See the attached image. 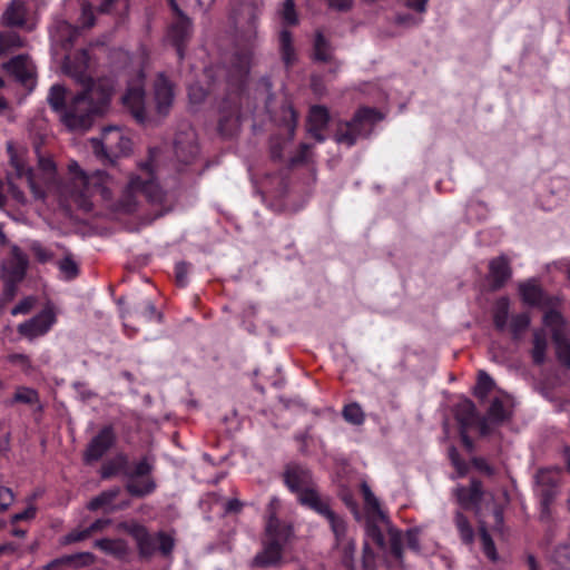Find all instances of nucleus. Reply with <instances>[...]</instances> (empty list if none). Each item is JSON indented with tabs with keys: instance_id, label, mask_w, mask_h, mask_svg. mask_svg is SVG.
Returning <instances> with one entry per match:
<instances>
[{
	"instance_id": "nucleus-1",
	"label": "nucleus",
	"mask_w": 570,
	"mask_h": 570,
	"mask_svg": "<svg viewBox=\"0 0 570 570\" xmlns=\"http://www.w3.org/2000/svg\"><path fill=\"white\" fill-rule=\"evenodd\" d=\"M155 154L150 160L139 167V174L132 175L119 196L114 197V180L105 171L96 170L90 175L82 171L76 161L69 164L70 179L59 186V204L66 212L73 210L94 216H108L114 219L138 213L145 198L156 209L155 217L163 216L169 208L164 206L166 195L156 183L153 171Z\"/></svg>"
},
{
	"instance_id": "nucleus-2",
	"label": "nucleus",
	"mask_w": 570,
	"mask_h": 570,
	"mask_svg": "<svg viewBox=\"0 0 570 570\" xmlns=\"http://www.w3.org/2000/svg\"><path fill=\"white\" fill-rule=\"evenodd\" d=\"M62 70L82 86L67 105L61 121L71 130H86L92 117L102 114L111 99L114 81L110 78L92 80L88 75L89 56L86 50L63 57Z\"/></svg>"
},
{
	"instance_id": "nucleus-3",
	"label": "nucleus",
	"mask_w": 570,
	"mask_h": 570,
	"mask_svg": "<svg viewBox=\"0 0 570 570\" xmlns=\"http://www.w3.org/2000/svg\"><path fill=\"white\" fill-rule=\"evenodd\" d=\"M362 492L365 503L368 509V519L366 525L367 535L379 546L384 547V533L386 532L390 538L392 552L401 556L402 538L397 530L391 524L387 515L382 511L377 498L373 494L366 483L362 484Z\"/></svg>"
},
{
	"instance_id": "nucleus-4",
	"label": "nucleus",
	"mask_w": 570,
	"mask_h": 570,
	"mask_svg": "<svg viewBox=\"0 0 570 570\" xmlns=\"http://www.w3.org/2000/svg\"><path fill=\"white\" fill-rule=\"evenodd\" d=\"M155 468V458L144 455L138 461L126 463L124 475L127 478L126 491L137 498L151 494L156 490V482L151 476Z\"/></svg>"
},
{
	"instance_id": "nucleus-5",
	"label": "nucleus",
	"mask_w": 570,
	"mask_h": 570,
	"mask_svg": "<svg viewBox=\"0 0 570 570\" xmlns=\"http://www.w3.org/2000/svg\"><path fill=\"white\" fill-rule=\"evenodd\" d=\"M246 10L249 17V21L248 27L242 37L247 47L233 56L230 67L227 70L228 82L237 87L244 82L249 72L252 63V48L257 37V18L254 13V9L248 7Z\"/></svg>"
},
{
	"instance_id": "nucleus-6",
	"label": "nucleus",
	"mask_w": 570,
	"mask_h": 570,
	"mask_svg": "<svg viewBox=\"0 0 570 570\" xmlns=\"http://www.w3.org/2000/svg\"><path fill=\"white\" fill-rule=\"evenodd\" d=\"M127 531L135 539L139 554L142 558H149L156 552L168 557L174 550L175 540L166 532L149 533L144 525L138 523L128 525Z\"/></svg>"
},
{
	"instance_id": "nucleus-7",
	"label": "nucleus",
	"mask_w": 570,
	"mask_h": 570,
	"mask_svg": "<svg viewBox=\"0 0 570 570\" xmlns=\"http://www.w3.org/2000/svg\"><path fill=\"white\" fill-rule=\"evenodd\" d=\"M90 142L96 156L109 163H114L115 158L126 155L131 148L130 139L117 126L104 128L101 138H92Z\"/></svg>"
},
{
	"instance_id": "nucleus-8",
	"label": "nucleus",
	"mask_w": 570,
	"mask_h": 570,
	"mask_svg": "<svg viewBox=\"0 0 570 570\" xmlns=\"http://www.w3.org/2000/svg\"><path fill=\"white\" fill-rule=\"evenodd\" d=\"M381 119V114L375 109L362 108L350 122L338 127L335 139L338 144L351 147L360 137L370 135L374 125Z\"/></svg>"
},
{
	"instance_id": "nucleus-9",
	"label": "nucleus",
	"mask_w": 570,
	"mask_h": 570,
	"mask_svg": "<svg viewBox=\"0 0 570 570\" xmlns=\"http://www.w3.org/2000/svg\"><path fill=\"white\" fill-rule=\"evenodd\" d=\"M543 323L550 328L559 362L570 368V326L556 309L548 311Z\"/></svg>"
},
{
	"instance_id": "nucleus-10",
	"label": "nucleus",
	"mask_w": 570,
	"mask_h": 570,
	"mask_svg": "<svg viewBox=\"0 0 570 570\" xmlns=\"http://www.w3.org/2000/svg\"><path fill=\"white\" fill-rule=\"evenodd\" d=\"M8 151L10 155L11 169L8 171V181L10 185V191L14 198L19 202H24V196L18 190L13 179H24L27 185L30 187L35 196L42 197V191L37 187L33 173L31 168L24 163L22 157L14 153L13 147L8 145Z\"/></svg>"
},
{
	"instance_id": "nucleus-11",
	"label": "nucleus",
	"mask_w": 570,
	"mask_h": 570,
	"mask_svg": "<svg viewBox=\"0 0 570 570\" xmlns=\"http://www.w3.org/2000/svg\"><path fill=\"white\" fill-rule=\"evenodd\" d=\"M560 471L557 469H541L535 474V491L540 497L543 511H547L550 503L559 492Z\"/></svg>"
},
{
	"instance_id": "nucleus-12",
	"label": "nucleus",
	"mask_w": 570,
	"mask_h": 570,
	"mask_svg": "<svg viewBox=\"0 0 570 570\" xmlns=\"http://www.w3.org/2000/svg\"><path fill=\"white\" fill-rule=\"evenodd\" d=\"M122 104L129 109L138 122H144L147 118L145 108L144 73L139 72L136 79H132L122 96Z\"/></svg>"
},
{
	"instance_id": "nucleus-13",
	"label": "nucleus",
	"mask_w": 570,
	"mask_h": 570,
	"mask_svg": "<svg viewBox=\"0 0 570 570\" xmlns=\"http://www.w3.org/2000/svg\"><path fill=\"white\" fill-rule=\"evenodd\" d=\"M56 323V315L52 308L47 307L30 320L20 323L17 327L18 333L29 341L47 334Z\"/></svg>"
},
{
	"instance_id": "nucleus-14",
	"label": "nucleus",
	"mask_w": 570,
	"mask_h": 570,
	"mask_svg": "<svg viewBox=\"0 0 570 570\" xmlns=\"http://www.w3.org/2000/svg\"><path fill=\"white\" fill-rule=\"evenodd\" d=\"M78 35L76 27L68 23L66 20L56 19L50 27V39L51 50L55 59H58L62 55V51H67L75 38Z\"/></svg>"
},
{
	"instance_id": "nucleus-15",
	"label": "nucleus",
	"mask_w": 570,
	"mask_h": 570,
	"mask_svg": "<svg viewBox=\"0 0 570 570\" xmlns=\"http://www.w3.org/2000/svg\"><path fill=\"white\" fill-rule=\"evenodd\" d=\"M283 475L285 484L293 493H296L297 498L304 491H309L315 487L311 471L303 465L288 464Z\"/></svg>"
},
{
	"instance_id": "nucleus-16",
	"label": "nucleus",
	"mask_w": 570,
	"mask_h": 570,
	"mask_svg": "<svg viewBox=\"0 0 570 570\" xmlns=\"http://www.w3.org/2000/svg\"><path fill=\"white\" fill-rule=\"evenodd\" d=\"M116 435L114 429L107 425L88 444L83 459L87 463L100 460L107 451L114 445Z\"/></svg>"
},
{
	"instance_id": "nucleus-17",
	"label": "nucleus",
	"mask_w": 570,
	"mask_h": 570,
	"mask_svg": "<svg viewBox=\"0 0 570 570\" xmlns=\"http://www.w3.org/2000/svg\"><path fill=\"white\" fill-rule=\"evenodd\" d=\"M171 8L178 14L177 20L171 24L168 37L177 49L179 58L183 57V45L188 40L191 35V22L183 14L178 8L176 0H170Z\"/></svg>"
},
{
	"instance_id": "nucleus-18",
	"label": "nucleus",
	"mask_w": 570,
	"mask_h": 570,
	"mask_svg": "<svg viewBox=\"0 0 570 570\" xmlns=\"http://www.w3.org/2000/svg\"><path fill=\"white\" fill-rule=\"evenodd\" d=\"M28 258L23 252H11L1 263V278L9 282H21L26 275Z\"/></svg>"
},
{
	"instance_id": "nucleus-19",
	"label": "nucleus",
	"mask_w": 570,
	"mask_h": 570,
	"mask_svg": "<svg viewBox=\"0 0 570 570\" xmlns=\"http://www.w3.org/2000/svg\"><path fill=\"white\" fill-rule=\"evenodd\" d=\"M454 495L462 508H475L479 510L480 502L484 495L482 483L476 479H472L469 487H456Z\"/></svg>"
},
{
	"instance_id": "nucleus-20",
	"label": "nucleus",
	"mask_w": 570,
	"mask_h": 570,
	"mask_svg": "<svg viewBox=\"0 0 570 570\" xmlns=\"http://www.w3.org/2000/svg\"><path fill=\"white\" fill-rule=\"evenodd\" d=\"M175 156L179 163L191 164L198 156V146L193 131L179 135L174 144Z\"/></svg>"
},
{
	"instance_id": "nucleus-21",
	"label": "nucleus",
	"mask_w": 570,
	"mask_h": 570,
	"mask_svg": "<svg viewBox=\"0 0 570 570\" xmlns=\"http://www.w3.org/2000/svg\"><path fill=\"white\" fill-rule=\"evenodd\" d=\"M297 501L303 505L311 510H313L318 515L326 518L333 510L331 507V499L326 495L320 493L314 487L309 491H304L297 498Z\"/></svg>"
},
{
	"instance_id": "nucleus-22",
	"label": "nucleus",
	"mask_w": 570,
	"mask_h": 570,
	"mask_svg": "<svg viewBox=\"0 0 570 570\" xmlns=\"http://www.w3.org/2000/svg\"><path fill=\"white\" fill-rule=\"evenodd\" d=\"M154 98L157 112L166 116L174 101V91L170 82L163 75H159L155 82Z\"/></svg>"
},
{
	"instance_id": "nucleus-23",
	"label": "nucleus",
	"mask_w": 570,
	"mask_h": 570,
	"mask_svg": "<svg viewBox=\"0 0 570 570\" xmlns=\"http://www.w3.org/2000/svg\"><path fill=\"white\" fill-rule=\"evenodd\" d=\"M3 69L17 80L27 82L35 73V67L27 56H17L3 65Z\"/></svg>"
},
{
	"instance_id": "nucleus-24",
	"label": "nucleus",
	"mask_w": 570,
	"mask_h": 570,
	"mask_svg": "<svg viewBox=\"0 0 570 570\" xmlns=\"http://www.w3.org/2000/svg\"><path fill=\"white\" fill-rule=\"evenodd\" d=\"M508 419V411L499 399H494L488 410L487 416L480 419L479 429L482 435L490 433L489 423L500 424Z\"/></svg>"
},
{
	"instance_id": "nucleus-25",
	"label": "nucleus",
	"mask_w": 570,
	"mask_h": 570,
	"mask_svg": "<svg viewBox=\"0 0 570 570\" xmlns=\"http://www.w3.org/2000/svg\"><path fill=\"white\" fill-rule=\"evenodd\" d=\"M283 543L275 540H267L262 552L253 560L256 567H271L278 563L282 558Z\"/></svg>"
},
{
	"instance_id": "nucleus-26",
	"label": "nucleus",
	"mask_w": 570,
	"mask_h": 570,
	"mask_svg": "<svg viewBox=\"0 0 570 570\" xmlns=\"http://www.w3.org/2000/svg\"><path fill=\"white\" fill-rule=\"evenodd\" d=\"M328 119V111L325 107L314 106L311 108L308 115V132L317 141L325 139L322 135V130L326 127Z\"/></svg>"
},
{
	"instance_id": "nucleus-27",
	"label": "nucleus",
	"mask_w": 570,
	"mask_h": 570,
	"mask_svg": "<svg viewBox=\"0 0 570 570\" xmlns=\"http://www.w3.org/2000/svg\"><path fill=\"white\" fill-rule=\"evenodd\" d=\"M455 419L463 429H469L476 423L479 424L480 421L475 405L469 399H463L455 405Z\"/></svg>"
},
{
	"instance_id": "nucleus-28",
	"label": "nucleus",
	"mask_w": 570,
	"mask_h": 570,
	"mask_svg": "<svg viewBox=\"0 0 570 570\" xmlns=\"http://www.w3.org/2000/svg\"><path fill=\"white\" fill-rule=\"evenodd\" d=\"M27 8L24 1L13 0L3 12L1 21L4 26L21 27L26 22Z\"/></svg>"
},
{
	"instance_id": "nucleus-29",
	"label": "nucleus",
	"mask_w": 570,
	"mask_h": 570,
	"mask_svg": "<svg viewBox=\"0 0 570 570\" xmlns=\"http://www.w3.org/2000/svg\"><path fill=\"white\" fill-rule=\"evenodd\" d=\"M490 277L495 288L501 287L511 276L509 262L504 256H499L490 262Z\"/></svg>"
},
{
	"instance_id": "nucleus-30",
	"label": "nucleus",
	"mask_w": 570,
	"mask_h": 570,
	"mask_svg": "<svg viewBox=\"0 0 570 570\" xmlns=\"http://www.w3.org/2000/svg\"><path fill=\"white\" fill-rule=\"evenodd\" d=\"M278 42L282 61L286 68H289L297 61V53L293 45L291 32L285 29L282 30L279 32Z\"/></svg>"
},
{
	"instance_id": "nucleus-31",
	"label": "nucleus",
	"mask_w": 570,
	"mask_h": 570,
	"mask_svg": "<svg viewBox=\"0 0 570 570\" xmlns=\"http://www.w3.org/2000/svg\"><path fill=\"white\" fill-rule=\"evenodd\" d=\"M95 547L118 559H124L128 554V546L121 539H100L95 541Z\"/></svg>"
},
{
	"instance_id": "nucleus-32",
	"label": "nucleus",
	"mask_w": 570,
	"mask_h": 570,
	"mask_svg": "<svg viewBox=\"0 0 570 570\" xmlns=\"http://www.w3.org/2000/svg\"><path fill=\"white\" fill-rule=\"evenodd\" d=\"M268 540H275L284 544L292 533L289 525L282 523L274 513H271L266 523Z\"/></svg>"
},
{
	"instance_id": "nucleus-33",
	"label": "nucleus",
	"mask_w": 570,
	"mask_h": 570,
	"mask_svg": "<svg viewBox=\"0 0 570 570\" xmlns=\"http://www.w3.org/2000/svg\"><path fill=\"white\" fill-rule=\"evenodd\" d=\"M268 540H275L284 544L292 533L289 525L282 523L274 513H271L266 523Z\"/></svg>"
},
{
	"instance_id": "nucleus-34",
	"label": "nucleus",
	"mask_w": 570,
	"mask_h": 570,
	"mask_svg": "<svg viewBox=\"0 0 570 570\" xmlns=\"http://www.w3.org/2000/svg\"><path fill=\"white\" fill-rule=\"evenodd\" d=\"M268 540H275L284 544L292 533L289 525L282 523L274 513H271L266 523Z\"/></svg>"
},
{
	"instance_id": "nucleus-35",
	"label": "nucleus",
	"mask_w": 570,
	"mask_h": 570,
	"mask_svg": "<svg viewBox=\"0 0 570 570\" xmlns=\"http://www.w3.org/2000/svg\"><path fill=\"white\" fill-rule=\"evenodd\" d=\"M397 532L401 534V538H402V542H401V547H403V542L405 541L407 547L413 550V551H419L420 550V544H419V531L417 530H414V529H411V530H407L405 535H403L399 530ZM384 547L381 548L382 550H389L390 553L396 559V560H401L402 559V553H403V548H401V556L400 557H396L393 552H392V549H391V543H390V538H389V534L385 532L384 533Z\"/></svg>"
},
{
	"instance_id": "nucleus-36",
	"label": "nucleus",
	"mask_w": 570,
	"mask_h": 570,
	"mask_svg": "<svg viewBox=\"0 0 570 570\" xmlns=\"http://www.w3.org/2000/svg\"><path fill=\"white\" fill-rule=\"evenodd\" d=\"M47 100L50 107L58 112L60 119H62V112L68 105L66 104V88L59 83L51 86Z\"/></svg>"
},
{
	"instance_id": "nucleus-37",
	"label": "nucleus",
	"mask_w": 570,
	"mask_h": 570,
	"mask_svg": "<svg viewBox=\"0 0 570 570\" xmlns=\"http://www.w3.org/2000/svg\"><path fill=\"white\" fill-rule=\"evenodd\" d=\"M59 276L63 281H72L79 275V262L70 254L57 262Z\"/></svg>"
},
{
	"instance_id": "nucleus-38",
	"label": "nucleus",
	"mask_w": 570,
	"mask_h": 570,
	"mask_svg": "<svg viewBox=\"0 0 570 570\" xmlns=\"http://www.w3.org/2000/svg\"><path fill=\"white\" fill-rule=\"evenodd\" d=\"M519 291L524 303L533 306L542 304L543 292L534 282L521 284Z\"/></svg>"
},
{
	"instance_id": "nucleus-39",
	"label": "nucleus",
	"mask_w": 570,
	"mask_h": 570,
	"mask_svg": "<svg viewBox=\"0 0 570 570\" xmlns=\"http://www.w3.org/2000/svg\"><path fill=\"white\" fill-rule=\"evenodd\" d=\"M333 48L330 41L323 36L322 32L317 31L314 39L313 57L317 61L326 62L332 59Z\"/></svg>"
},
{
	"instance_id": "nucleus-40",
	"label": "nucleus",
	"mask_w": 570,
	"mask_h": 570,
	"mask_svg": "<svg viewBox=\"0 0 570 570\" xmlns=\"http://www.w3.org/2000/svg\"><path fill=\"white\" fill-rule=\"evenodd\" d=\"M454 524L459 531L461 540L465 544H471L474 540V530L469 519L459 510L454 513Z\"/></svg>"
},
{
	"instance_id": "nucleus-41",
	"label": "nucleus",
	"mask_w": 570,
	"mask_h": 570,
	"mask_svg": "<svg viewBox=\"0 0 570 570\" xmlns=\"http://www.w3.org/2000/svg\"><path fill=\"white\" fill-rule=\"evenodd\" d=\"M548 347V342L543 332H534L533 334V347L531 350V356L533 363L537 365H541L546 361V352Z\"/></svg>"
},
{
	"instance_id": "nucleus-42",
	"label": "nucleus",
	"mask_w": 570,
	"mask_h": 570,
	"mask_svg": "<svg viewBox=\"0 0 570 570\" xmlns=\"http://www.w3.org/2000/svg\"><path fill=\"white\" fill-rule=\"evenodd\" d=\"M95 558L90 552H81L72 556H63L61 558L52 560L50 563L46 566L47 570H50L53 567L60 566V564H69L73 563L76 561H80V566H89L94 562Z\"/></svg>"
},
{
	"instance_id": "nucleus-43",
	"label": "nucleus",
	"mask_w": 570,
	"mask_h": 570,
	"mask_svg": "<svg viewBox=\"0 0 570 570\" xmlns=\"http://www.w3.org/2000/svg\"><path fill=\"white\" fill-rule=\"evenodd\" d=\"M120 489L112 488L101 492L99 495L95 497L90 500L87 508L90 511H96L100 508L107 507L112 503V501L119 495Z\"/></svg>"
},
{
	"instance_id": "nucleus-44",
	"label": "nucleus",
	"mask_w": 570,
	"mask_h": 570,
	"mask_svg": "<svg viewBox=\"0 0 570 570\" xmlns=\"http://www.w3.org/2000/svg\"><path fill=\"white\" fill-rule=\"evenodd\" d=\"M13 402L23 404H37L38 411L42 410V405L39 403V394L35 389L19 386L13 395Z\"/></svg>"
},
{
	"instance_id": "nucleus-45",
	"label": "nucleus",
	"mask_w": 570,
	"mask_h": 570,
	"mask_svg": "<svg viewBox=\"0 0 570 570\" xmlns=\"http://www.w3.org/2000/svg\"><path fill=\"white\" fill-rule=\"evenodd\" d=\"M22 45L23 41L16 31H0V55H4L10 49L19 48Z\"/></svg>"
},
{
	"instance_id": "nucleus-46",
	"label": "nucleus",
	"mask_w": 570,
	"mask_h": 570,
	"mask_svg": "<svg viewBox=\"0 0 570 570\" xmlns=\"http://www.w3.org/2000/svg\"><path fill=\"white\" fill-rule=\"evenodd\" d=\"M494 387V381L484 371L478 374V383L474 387V395L480 400H485L490 391Z\"/></svg>"
},
{
	"instance_id": "nucleus-47",
	"label": "nucleus",
	"mask_w": 570,
	"mask_h": 570,
	"mask_svg": "<svg viewBox=\"0 0 570 570\" xmlns=\"http://www.w3.org/2000/svg\"><path fill=\"white\" fill-rule=\"evenodd\" d=\"M342 414L344 420L353 425H361L365 420V414L357 403L345 405Z\"/></svg>"
},
{
	"instance_id": "nucleus-48",
	"label": "nucleus",
	"mask_w": 570,
	"mask_h": 570,
	"mask_svg": "<svg viewBox=\"0 0 570 570\" xmlns=\"http://www.w3.org/2000/svg\"><path fill=\"white\" fill-rule=\"evenodd\" d=\"M134 314L144 317L146 321L157 320L160 322L163 317V314L157 312L155 304L149 299H145L136 306Z\"/></svg>"
},
{
	"instance_id": "nucleus-49",
	"label": "nucleus",
	"mask_w": 570,
	"mask_h": 570,
	"mask_svg": "<svg viewBox=\"0 0 570 570\" xmlns=\"http://www.w3.org/2000/svg\"><path fill=\"white\" fill-rule=\"evenodd\" d=\"M508 316L509 302L507 298H501L498 301L494 309V324L498 330L503 331L507 327Z\"/></svg>"
},
{
	"instance_id": "nucleus-50",
	"label": "nucleus",
	"mask_w": 570,
	"mask_h": 570,
	"mask_svg": "<svg viewBox=\"0 0 570 570\" xmlns=\"http://www.w3.org/2000/svg\"><path fill=\"white\" fill-rule=\"evenodd\" d=\"M552 561L560 570H570V544L557 547L552 554Z\"/></svg>"
},
{
	"instance_id": "nucleus-51",
	"label": "nucleus",
	"mask_w": 570,
	"mask_h": 570,
	"mask_svg": "<svg viewBox=\"0 0 570 570\" xmlns=\"http://www.w3.org/2000/svg\"><path fill=\"white\" fill-rule=\"evenodd\" d=\"M325 519L328 521L335 538L337 540L343 539L346 534L345 521L341 517H338L334 511H332Z\"/></svg>"
},
{
	"instance_id": "nucleus-52",
	"label": "nucleus",
	"mask_w": 570,
	"mask_h": 570,
	"mask_svg": "<svg viewBox=\"0 0 570 570\" xmlns=\"http://www.w3.org/2000/svg\"><path fill=\"white\" fill-rule=\"evenodd\" d=\"M480 539L482 542V549L485 556L491 560H497V550L494 542L489 534L488 530L482 525L480 529Z\"/></svg>"
},
{
	"instance_id": "nucleus-53",
	"label": "nucleus",
	"mask_w": 570,
	"mask_h": 570,
	"mask_svg": "<svg viewBox=\"0 0 570 570\" xmlns=\"http://www.w3.org/2000/svg\"><path fill=\"white\" fill-rule=\"evenodd\" d=\"M530 324V317L527 313H521L512 317L510 327L514 338H518Z\"/></svg>"
},
{
	"instance_id": "nucleus-54",
	"label": "nucleus",
	"mask_w": 570,
	"mask_h": 570,
	"mask_svg": "<svg viewBox=\"0 0 570 570\" xmlns=\"http://www.w3.org/2000/svg\"><path fill=\"white\" fill-rule=\"evenodd\" d=\"M281 17L286 24H296L298 22L295 4L293 0H285L281 10Z\"/></svg>"
},
{
	"instance_id": "nucleus-55",
	"label": "nucleus",
	"mask_w": 570,
	"mask_h": 570,
	"mask_svg": "<svg viewBox=\"0 0 570 570\" xmlns=\"http://www.w3.org/2000/svg\"><path fill=\"white\" fill-rule=\"evenodd\" d=\"M191 269V264L186 262H178L175 266V278L176 283L180 287H185L188 284V273Z\"/></svg>"
},
{
	"instance_id": "nucleus-56",
	"label": "nucleus",
	"mask_w": 570,
	"mask_h": 570,
	"mask_svg": "<svg viewBox=\"0 0 570 570\" xmlns=\"http://www.w3.org/2000/svg\"><path fill=\"white\" fill-rule=\"evenodd\" d=\"M35 303H36V298L33 296L24 297L22 301L19 302V304H17L11 309V314L12 315L27 314L31 311Z\"/></svg>"
},
{
	"instance_id": "nucleus-57",
	"label": "nucleus",
	"mask_w": 570,
	"mask_h": 570,
	"mask_svg": "<svg viewBox=\"0 0 570 570\" xmlns=\"http://www.w3.org/2000/svg\"><path fill=\"white\" fill-rule=\"evenodd\" d=\"M207 95V91L196 83L189 85L188 87V97L191 104L202 102Z\"/></svg>"
},
{
	"instance_id": "nucleus-58",
	"label": "nucleus",
	"mask_w": 570,
	"mask_h": 570,
	"mask_svg": "<svg viewBox=\"0 0 570 570\" xmlns=\"http://www.w3.org/2000/svg\"><path fill=\"white\" fill-rule=\"evenodd\" d=\"M80 23L83 28H90L95 23L92 8L88 3H83L81 8Z\"/></svg>"
},
{
	"instance_id": "nucleus-59",
	"label": "nucleus",
	"mask_w": 570,
	"mask_h": 570,
	"mask_svg": "<svg viewBox=\"0 0 570 570\" xmlns=\"http://www.w3.org/2000/svg\"><path fill=\"white\" fill-rule=\"evenodd\" d=\"M14 497L12 491L3 485H0V512L6 511L13 502Z\"/></svg>"
},
{
	"instance_id": "nucleus-60",
	"label": "nucleus",
	"mask_w": 570,
	"mask_h": 570,
	"mask_svg": "<svg viewBox=\"0 0 570 570\" xmlns=\"http://www.w3.org/2000/svg\"><path fill=\"white\" fill-rule=\"evenodd\" d=\"M89 537H90V534H89V531L87 528L81 529V530L77 529V530H73V531L69 532L68 534H66L63 537L62 542L67 543V544L73 543V542L82 541Z\"/></svg>"
},
{
	"instance_id": "nucleus-61",
	"label": "nucleus",
	"mask_w": 570,
	"mask_h": 570,
	"mask_svg": "<svg viewBox=\"0 0 570 570\" xmlns=\"http://www.w3.org/2000/svg\"><path fill=\"white\" fill-rule=\"evenodd\" d=\"M449 456L452 464L456 468L460 475H464L466 472V464L461 460L460 454L455 448L449 450Z\"/></svg>"
},
{
	"instance_id": "nucleus-62",
	"label": "nucleus",
	"mask_w": 570,
	"mask_h": 570,
	"mask_svg": "<svg viewBox=\"0 0 570 570\" xmlns=\"http://www.w3.org/2000/svg\"><path fill=\"white\" fill-rule=\"evenodd\" d=\"M363 570H375V556L367 544L363 549Z\"/></svg>"
},
{
	"instance_id": "nucleus-63",
	"label": "nucleus",
	"mask_w": 570,
	"mask_h": 570,
	"mask_svg": "<svg viewBox=\"0 0 570 570\" xmlns=\"http://www.w3.org/2000/svg\"><path fill=\"white\" fill-rule=\"evenodd\" d=\"M2 281L4 283L3 297L7 301H11L17 294L18 284L20 282H9L8 279H2Z\"/></svg>"
},
{
	"instance_id": "nucleus-64",
	"label": "nucleus",
	"mask_w": 570,
	"mask_h": 570,
	"mask_svg": "<svg viewBox=\"0 0 570 570\" xmlns=\"http://www.w3.org/2000/svg\"><path fill=\"white\" fill-rule=\"evenodd\" d=\"M36 514V509L32 507L27 508L23 512L16 513L11 517V522L16 523L22 520L32 519Z\"/></svg>"
}]
</instances>
